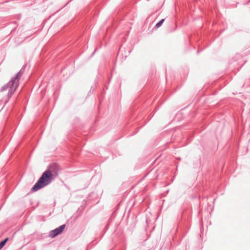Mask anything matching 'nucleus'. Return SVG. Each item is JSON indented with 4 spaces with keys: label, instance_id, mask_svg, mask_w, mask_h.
Masks as SVG:
<instances>
[{
    "label": "nucleus",
    "instance_id": "obj_1",
    "mask_svg": "<svg viewBox=\"0 0 250 250\" xmlns=\"http://www.w3.org/2000/svg\"><path fill=\"white\" fill-rule=\"evenodd\" d=\"M59 167L56 164L49 166L39 178L38 182L32 188L33 192L36 191L49 185L53 179L57 176Z\"/></svg>",
    "mask_w": 250,
    "mask_h": 250
},
{
    "label": "nucleus",
    "instance_id": "obj_2",
    "mask_svg": "<svg viewBox=\"0 0 250 250\" xmlns=\"http://www.w3.org/2000/svg\"><path fill=\"white\" fill-rule=\"evenodd\" d=\"M17 85V79L15 78L11 80L8 84L4 86L2 90H5L9 88V91L12 94L16 90Z\"/></svg>",
    "mask_w": 250,
    "mask_h": 250
},
{
    "label": "nucleus",
    "instance_id": "obj_3",
    "mask_svg": "<svg viewBox=\"0 0 250 250\" xmlns=\"http://www.w3.org/2000/svg\"><path fill=\"white\" fill-rule=\"evenodd\" d=\"M65 225H62L60 227L52 230L49 234V236L51 238H54L57 235L60 234L64 229L65 228Z\"/></svg>",
    "mask_w": 250,
    "mask_h": 250
},
{
    "label": "nucleus",
    "instance_id": "obj_4",
    "mask_svg": "<svg viewBox=\"0 0 250 250\" xmlns=\"http://www.w3.org/2000/svg\"><path fill=\"white\" fill-rule=\"evenodd\" d=\"M8 239V238H7L0 243V250L3 247V246L5 245V244L7 242Z\"/></svg>",
    "mask_w": 250,
    "mask_h": 250
},
{
    "label": "nucleus",
    "instance_id": "obj_5",
    "mask_svg": "<svg viewBox=\"0 0 250 250\" xmlns=\"http://www.w3.org/2000/svg\"><path fill=\"white\" fill-rule=\"evenodd\" d=\"M164 21V19L161 20L158 23H157L156 25V26L157 28L160 27L162 24H163V22Z\"/></svg>",
    "mask_w": 250,
    "mask_h": 250
}]
</instances>
